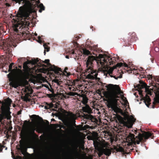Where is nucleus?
<instances>
[{
    "mask_svg": "<svg viewBox=\"0 0 159 159\" xmlns=\"http://www.w3.org/2000/svg\"><path fill=\"white\" fill-rule=\"evenodd\" d=\"M12 102L9 98L6 99L4 102L0 101V134H2L3 129L6 127L4 120H10L11 117L10 110Z\"/></svg>",
    "mask_w": 159,
    "mask_h": 159,
    "instance_id": "obj_1",
    "label": "nucleus"
},
{
    "mask_svg": "<svg viewBox=\"0 0 159 159\" xmlns=\"http://www.w3.org/2000/svg\"><path fill=\"white\" fill-rule=\"evenodd\" d=\"M135 134H137L138 133V135L134 137L135 135L134 134L129 133L126 139V140L130 145L132 144H139L140 142L144 141L145 140L149 138L153 139L154 136L153 134L149 131L144 132L143 134H141L138 132L136 130H135Z\"/></svg>",
    "mask_w": 159,
    "mask_h": 159,
    "instance_id": "obj_2",
    "label": "nucleus"
},
{
    "mask_svg": "<svg viewBox=\"0 0 159 159\" xmlns=\"http://www.w3.org/2000/svg\"><path fill=\"white\" fill-rule=\"evenodd\" d=\"M96 61L95 57L93 56H89L86 58V69L84 73L87 79L93 80L97 77L98 74L93 69V62Z\"/></svg>",
    "mask_w": 159,
    "mask_h": 159,
    "instance_id": "obj_3",
    "label": "nucleus"
},
{
    "mask_svg": "<svg viewBox=\"0 0 159 159\" xmlns=\"http://www.w3.org/2000/svg\"><path fill=\"white\" fill-rule=\"evenodd\" d=\"M117 86H118L116 85H114L111 84L105 86L107 91L105 92L104 93V95L105 98L103 99L104 101H107L108 102L109 101L118 98V96L117 95V90L116 88V87Z\"/></svg>",
    "mask_w": 159,
    "mask_h": 159,
    "instance_id": "obj_4",
    "label": "nucleus"
},
{
    "mask_svg": "<svg viewBox=\"0 0 159 159\" xmlns=\"http://www.w3.org/2000/svg\"><path fill=\"white\" fill-rule=\"evenodd\" d=\"M30 63L33 65H35L39 63L40 65H42V67H46V66L44 64H42V63H44L47 64L48 65L49 67L48 69L49 70L51 71H54L55 73H57L59 71H61V68L56 66L54 65H52L50 63V61L49 59H46L44 61L41 60V59L37 58L36 59H32L30 61Z\"/></svg>",
    "mask_w": 159,
    "mask_h": 159,
    "instance_id": "obj_5",
    "label": "nucleus"
},
{
    "mask_svg": "<svg viewBox=\"0 0 159 159\" xmlns=\"http://www.w3.org/2000/svg\"><path fill=\"white\" fill-rule=\"evenodd\" d=\"M30 12L27 10H23L20 11L17 14L18 17L20 18L21 21L23 25L25 26H29L31 19L30 16Z\"/></svg>",
    "mask_w": 159,
    "mask_h": 159,
    "instance_id": "obj_6",
    "label": "nucleus"
},
{
    "mask_svg": "<svg viewBox=\"0 0 159 159\" xmlns=\"http://www.w3.org/2000/svg\"><path fill=\"white\" fill-rule=\"evenodd\" d=\"M12 46H13L12 41L8 39L3 41L2 45L0 46V48L4 50L7 57L10 58L12 55L11 53Z\"/></svg>",
    "mask_w": 159,
    "mask_h": 159,
    "instance_id": "obj_7",
    "label": "nucleus"
},
{
    "mask_svg": "<svg viewBox=\"0 0 159 159\" xmlns=\"http://www.w3.org/2000/svg\"><path fill=\"white\" fill-rule=\"evenodd\" d=\"M22 72V71L19 68H18L17 67H16V69H14L12 70L11 73H9L8 75V77L10 78L9 83L10 86L17 88L19 86V83L17 80L13 79L12 78L13 76L19 75Z\"/></svg>",
    "mask_w": 159,
    "mask_h": 159,
    "instance_id": "obj_8",
    "label": "nucleus"
},
{
    "mask_svg": "<svg viewBox=\"0 0 159 159\" xmlns=\"http://www.w3.org/2000/svg\"><path fill=\"white\" fill-rule=\"evenodd\" d=\"M35 130L34 128L30 129L23 128L21 131L20 136L22 139L32 140L34 137L37 136V134L35 133Z\"/></svg>",
    "mask_w": 159,
    "mask_h": 159,
    "instance_id": "obj_9",
    "label": "nucleus"
},
{
    "mask_svg": "<svg viewBox=\"0 0 159 159\" xmlns=\"http://www.w3.org/2000/svg\"><path fill=\"white\" fill-rule=\"evenodd\" d=\"M99 57L101 58L100 63L102 67H104L105 64L108 65V63L110 65L113 64L114 62V61L115 60V57H111L110 56H108L107 55H105V57L104 55L100 54L99 55Z\"/></svg>",
    "mask_w": 159,
    "mask_h": 159,
    "instance_id": "obj_10",
    "label": "nucleus"
},
{
    "mask_svg": "<svg viewBox=\"0 0 159 159\" xmlns=\"http://www.w3.org/2000/svg\"><path fill=\"white\" fill-rule=\"evenodd\" d=\"M78 146L75 145L73 147L72 152L66 154L64 156V159H76L78 157Z\"/></svg>",
    "mask_w": 159,
    "mask_h": 159,
    "instance_id": "obj_11",
    "label": "nucleus"
},
{
    "mask_svg": "<svg viewBox=\"0 0 159 159\" xmlns=\"http://www.w3.org/2000/svg\"><path fill=\"white\" fill-rule=\"evenodd\" d=\"M35 157L37 159H48L49 155L47 152L43 153L40 149L38 148L35 152Z\"/></svg>",
    "mask_w": 159,
    "mask_h": 159,
    "instance_id": "obj_12",
    "label": "nucleus"
},
{
    "mask_svg": "<svg viewBox=\"0 0 159 159\" xmlns=\"http://www.w3.org/2000/svg\"><path fill=\"white\" fill-rule=\"evenodd\" d=\"M136 87L140 91H142V89L145 88V91L147 94L150 95H152V92L153 91V89H149V86H148L145 83L143 82L141 84H138L137 85Z\"/></svg>",
    "mask_w": 159,
    "mask_h": 159,
    "instance_id": "obj_13",
    "label": "nucleus"
},
{
    "mask_svg": "<svg viewBox=\"0 0 159 159\" xmlns=\"http://www.w3.org/2000/svg\"><path fill=\"white\" fill-rule=\"evenodd\" d=\"M136 120L133 116H131L127 119L126 121L124 122L123 125L124 127L128 129L132 128Z\"/></svg>",
    "mask_w": 159,
    "mask_h": 159,
    "instance_id": "obj_14",
    "label": "nucleus"
},
{
    "mask_svg": "<svg viewBox=\"0 0 159 159\" xmlns=\"http://www.w3.org/2000/svg\"><path fill=\"white\" fill-rule=\"evenodd\" d=\"M88 98L86 96H85L83 97L82 102L85 105L84 107H82L83 111L85 112L89 113L92 112V110L89 106L87 104L88 102Z\"/></svg>",
    "mask_w": 159,
    "mask_h": 159,
    "instance_id": "obj_15",
    "label": "nucleus"
},
{
    "mask_svg": "<svg viewBox=\"0 0 159 159\" xmlns=\"http://www.w3.org/2000/svg\"><path fill=\"white\" fill-rule=\"evenodd\" d=\"M90 113L87 114H84L83 117L85 120H91V122H96L97 121V119L93 117L92 115L90 114Z\"/></svg>",
    "mask_w": 159,
    "mask_h": 159,
    "instance_id": "obj_16",
    "label": "nucleus"
},
{
    "mask_svg": "<svg viewBox=\"0 0 159 159\" xmlns=\"http://www.w3.org/2000/svg\"><path fill=\"white\" fill-rule=\"evenodd\" d=\"M118 99L117 98L113 99L112 100L109 101L107 102V106L108 108H111L113 110L114 109V106L113 105V102L116 103L117 102Z\"/></svg>",
    "mask_w": 159,
    "mask_h": 159,
    "instance_id": "obj_17",
    "label": "nucleus"
},
{
    "mask_svg": "<svg viewBox=\"0 0 159 159\" xmlns=\"http://www.w3.org/2000/svg\"><path fill=\"white\" fill-rule=\"evenodd\" d=\"M143 100L144 102L147 106L149 107L151 101V99L146 94V96L143 98Z\"/></svg>",
    "mask_w": 159,
    "mask_h": 159,
    "instance_id": "obj_18",
    "label": "nucleus"
},
{
    "mask_svg": "<svg viewBox=\"0 0 159 159\" xmlns=\"http://www.w3.org/2000/svg\"><path fill=\"white\" fill-rule=\"evenodd\" d=\"M154 100L152 107V108H154L155 107V105L157 103H159V94L156 96V97L154 98Z\"/></svg>",
    "mask_w": 159,
    "mask_h": 159,
    "instance_id": "obj_19",
    "label": "nucleus"
},
{
    "mask_svg": "<svg viewBox=\"0 0 159 159\" xmlns=\"http://www.w3.org/2000/svg\"><path fill=\"white\" fill-rule=\"evenodd\" d=\"M130 37V39L128 41V43H129L135 41L137 39L136 34L134 32L133 33L131 34Z\"/></svg>",
    "mask_w": 159,
    "mask_h": 159,
    "instance_id": "obj_20",
    "label": "nucleus"
},
{
    "mask_svg": "<svg viewBox=\"0 0 159 159\" xmlns=\"http://www.w3.org/2000/svg\"><path fill=\"white\" fill-rule=\"evenodd\" d=\"M25 93V96H22L21 97V99L23 100L24 101L27 102L29 101L30 99H29L28 97L30 96L31 94L29 93Z\"/></svg>",
    "mask_w": 159,
    "mask_h": 159,
    "instance_id": "obj_21",
    "label": "nucleus"
},
{
    "mask_svg": "<svg viewBox=\"0 0 159 159\" xmlns=\"http://www.w3.org/2000/svg\"><path fill=\"white\" fill-rule=\"evenodd\" d=\"M20 147L17 148V149L18 150L21 151V150L23 149V147L25 146V140L24 139H21L20 141Z\"/></svg>",
    "mask_w": 159,
    "mask_h": 159,
    "instance_id": "obj_22",
    "label": "nucleus"
},
{
    "mask_svg": "<svg viewBox=\"0 0 159 159\" xmlns=\"http://www.w3.org/2000/svg\"><path fill=\"white\" fill-rule=\"evenodd\" d=\"M104 154L108 156L111 154V150L108 148L103 149Z\"/></svg>",
    "mask_w": 159,
    "mask_h": 159,
    "instance_id": "obj_23",
    "label": "nucleus"
},
{
    "mask_svg": "<svg viewBox=\"0 0 159 159\" xmlns=\"http://www.w3.org/2000/svg\"><path fill=\"white\" fill-rule=\"evenodd\" d=\"M66 84L68 86H73L75 85V81L72 80H68L66 82Z\"/></svg>",
    "mask_w": 159,
    "mask_h": 159,
    "instance_id": "obj_24",
    "label": "nucleus"
},
{
    "mask_svg": "<svg viewBox=\"0 0 159 159\" xmlns=\"http://www.w3.org/2000/svg\"><path fill=\"white\" fill-rule=\"evenodd\" d=\"M33 92V90L30 88L29 87H26L25 88V90L24 91V93H29L30 94L32 93Z\"/></svg>",
    "mask_w": 159,
    "mask_h": 159,
    "instance_id": "obj_25",
    "label": "nucleus"
},
{
    "mask_svg": "<svg viewBox=\"0 0 159 159\" xmlns=\"http://www.w3.org/2000/svg\"><path fill=\"white\" fill-rule=\"evenodd\" d=\"M114 69L112 68H110L109 69H108L107 71V74L111 77H113L114 75H112L113 71Z\"/></svg>",
    "mask_w": 159,
    "mask_h": 159,
    "instance_id": "obj_26",
    "label": "nucleus"
},
{
    "mask_svg": "<svg viewBox=\"0 0 159 159\" xmlns=\"http://www.w3.org/2000/svg\"><path fill=\"white\" fill-rule=\"evenodd\" d=\"M38 7L40 8L39 10V12L40 13L42 12V11H43L45 10V7L42 3H40L39 5L38 6Z\"/></svg>",
    "mask_w": 159,
    "mask_h": 159,
    "instance_id": "obj_27",
    "label": "nucleus"
},
{
    "mask_svg": "<svg viewBox=\"0 0 159 159\" xmlns=\"http://www.w3.org/2000/svg\"><path fill=\"white\" fill-rule=\"evenodd\" d=\"M66 95L69 96H75L76 95H78V93L75 92H70L67 93Z\"/></svg>",
    "mask_w": 159,
    "mask_h": 159,
    "instance_id": "obj_28",
    "label": "nucleus"
},
{
    "mask_svg": "<svg viewBox=\"0 0 159 159\" xmlns=\"http://www.w3.org/2000/svg\"><path fill=\"white\" fill-rule=\"evenodd\" d=\"M21 152L24 155H25L27 153V149L25 147V146L23 148V149L21 150Z\"/></svg>",
    "mask_w": 159,
    "mask_h": 159,
    "instance_id": "obj_29",
    "label": "nucleus"
},
{
    "mask_svg": "<svg viewBox=\"0 0 159 159\" xmlns=\"http://www.w3.org/2000/svg\"><path fill=\"white\" fill-rule=\"evenodd\" d=\"M14 1H15L16 3H22L23 4H24L27 1V0H13Z\"/></svg>",
    "mask_w": 159,
    "mask_h": 159,
    "instance_id": "obj_30",
    "label": "nucleus"
},
{
    "mask_svg": "<svg viewBox=\"0 0 159 159\" xmlns=\"http://www.w3.org/2000/svg\"><path fill=\"white\" fill-rule=\"evenodd\" d=\"M83 54L85 55H88L90 53V52L89 50L86 49H83Z\"/></svg>",
    "mask_w": 159,
    "mask_h": 159,
    "instance_id": "obj_31",
    "label": "nucleus"
},
{
    "mask_svg": "<svg viewBox=\"0 0 159 159\" xmlns=\"http://www.w3.org/2000/svg\"><path fill=\"white\" fill-rule=\"evenodd\" d=\"M30 60L29 61V62L25 61L24 63L23 66V67L24 69H25L27 68L28 67V66H27L28 64L29 63H30Z\"/></svg>",
    "mask_w": 159,
    "mask_h": 159,
    "instance_id": "obj_32",
    "label": "nucleus"
},
{
    "mask_svg": "<svg viewBox=\"0 0 159 159\" xmlns=\"http://www.w3.org/2000/svg\"><path fill=\"white\" fill-rule=\"evenodd\" d=\"M43 46L45 49L44 50H45L47 52H48L49 51L50 47L48 46L46 43H44Z\"/></svg>",
    "mask_w": 159,
    "mask_h": 159,
    "instance_id": "obj_33",
    "label": "nucleus"
},
{
    "mask_svg": "<svg viewBox=\"0 0 159 159\" xmlns=\"http://www.w3.org/2000/svg\"><path fill=\"white\" fill-rule=\"evenodd\" d=\"M5 148V150H7V148L4 145H2L1 143H0V152H1L2 151V150L3 148Z\"/></svg>",
    "mask_w": 159,
    "mask_h": 159,
    "instance_id": "obj_34",
    "label": "nucleus"
},
{
    "mask_svg": "<svg viewBox=\"0 0 159 159\" xmlns=\"http://www.w3.org/2000/svg\"><path fill=\"white\" fill-rule=\"evenodd\" d=\"M14 64V63H11L10 64V65L9 66V69L8 70V71L9 72H10V73H11L12 72V67L13 65Z\"/></svg>",
    "mask_w": 159,
    "mask_h": 159,
    "instance_id": "obj_35",
    "label": "nucleus"
},
{
    "mask_svg": "<svg viewBox=\"0 0 159 159\" xmlns=\"http://www.w3.org/2000/svg\"><path fill=\"white\" fill-rule=\"evenodd\" d=\"M116 150L117 152H122L123 151L124 149L122 147L119 146L118 148H116Z\"/></svg>",
    "mask_w": 159,
    "mask_h": 159,
    "instance_id": "obj_36",
    "label": "nucleus"
},
{
    "mask_svg": "<svg viewBox=\"0 0 159 159\" xmlns=\"http://www.w3.org/2000/svg\"><path fill=\"white\" fill-rule=\"evenodd\" d=\"M68 69V67H65V69L64 70V72H65V73H66L67 74V76H69L70 75H71V73H70V72H68V73H67V71L66 70H67Z\"/></svg>",
    "mask_w": 159,
    "mask_h": 159,
    "instance_id": "obj_37",
    "label": "nucleus"
},
{
    "mask_svg": "<svg viewBox=\"0 0 159 159\" xmlns=\"http://www.w3.org/2000/svg\"><path fill=\"white\" fill-rule=\"evenodd\" d=\"M68 89H69L70 91H75V88L72 86H68Z\"/></svg>",
    "mask_w": 159,
    "mask_h": 159,
    "instance_id": "obj_38",
    "label": "nucleus"
},
{
    "mask_svg": "<svg viewBox=\"0 0 159 159\" xmlns=\"http://www.w3.org/2000/svg\"><path fill=\"white\" fill-rule=\"evenodd\" d=\"M104 154L103 149L102 151H100L98 153V155L99 157H101V156Z\"/></svg>",
    "mask_w": 159,
    "mask_h": 159,
    "instance_id": "obj_39",
    "label": "nucleus"
},
{
    "mask_svg": "<svg viewBox=\"0 0 159 159\" xmlns=\"http://www.w3.org/2000/svg\"><path fill=\"white\" fill-rule=\"evenodd\" d=\"M123 65V63L122 62H120L117 64L116 66L117 67H120Z\"/></svg>",
    "mask_w": 159,
    "mask_h": 159,
    "instance_id": "obj_40",
    "label": "nucleus"
},
{
    "mask_svg": "<svg viewBox=\"0 0 159 159\" xmlns=\"http://www.w3.org/2000/svg\"><path fill=\"white\" fill-rule=\"evenodd\" d=\"M12 156L13 158L14 159H20V158H21V157L19 156H13V155H12Z\"/></svg>",
    "mask_w": 159,
    "mask_h": 159,
    "instance_id": "obj_41",
    "label": "nucleus"
},
{
    "mask_svg": "<svg viewBox=\"0 0 159 159\" xmlns=\"http://www.w3.org/2000/svg\"><path fill=\"white\" fill-rule=\"evenodd\" d=\"M3 28L2 26V25L0 24V36L1 35V34L3 32Z\"/></svg>",
    "mask_w": 159,
    "mask_h": 159,
    "instance_id": "obj_42",
    "label": "nucleus"
},
{
    "mask_svg": "<svg viewBox=\"0 0 159 159\" xmlns=\"http://www.w3.org/2000/svg\"><path fill=\"white\" fill-rule=\"evenodd\" d=\"M122 77V75L120 74L119 76L116 77L115 75H114L113 76V78H114L115 79L117 80L118 78H121Z\"/></svg>",
    "mask_w": 159,
    "mask_h": 159,
    "instance_id": "obj_43",
    "label": "nucleus"
},
{
    "mask_svg": "<svg viewBox=\"0 0 159 159\" xmlns=\"http://www.w3.org/2000/svg\"><path fill=\"white\" fill-rule=\"evenodd\" d=\"M51 107V105H48L47 106H45V108L46 109H49Z\"/></svg>",
    "mask_w": 159,
    "mask_h": 159,
    "instance_id": "obj_44",
    "label": "nucleus"
},
{
    "mask_svg": "<svg viewBox=\"0 0 159 159\" xmlns=\"http://www.w3.org/2000/svg\"><path fill=\"white\" fill-rule=\"evenodd\" d=\"M69 115L72 116L74 117L75 116V115L73 114L72 112H70L69 114Z\"/></svg>",
    "mask_w": 159,
    "mask_h": 159,
    "instance_id": "obj_45",
    "label": "nucleus"
},
{
    "mask_svg": "<svg viewBox=\"0 0 159 159\" xmlns=\"http://www.w3.org/2000/svg\"><path fill=\"white\" fill-rule=\"evenodd\" d=\"M22 59H23V58H21V59H18L17 60V61L19 62H22Z\"/></svg>",
    "mask_w": 159,
    "mask_h": 159,
    "instance_id": "obj_46",
    "label": "nucleus"
},
{
    "mask_svg": "<svg viewBox=\"0 0 159 159\" xmlns=\"http://www.w3.org/2000/svg\"><path fill=\"white\" fill-rule=\"evenodd\" d=\"M14 31H15L17 33H18L19 30L17 28H16V27L14 28Z\"/></svg>",
    "mask_w": 159,
    "mask_h": 159,
    "instance_id": "obj_47",
    "label": "nucleus"
},
{
    "mask_svg": "<svg viewBox=\"0 0 159 159\" xmlns=\"http://www.w3.org/2000/svg\"><path fill=\"white\" fill-rule=\"evenodd\" d=\"M32 116H34V117L40 118V117L39 116H37V115H32ZM40 118H41V117H40Z\"/></svg>",
    "mask_w": 159,
    "mask_h": 159,
    "instance_id": "obj_48",
    "label": "nucleus"
},
{
    "mask_svg": "<svg viewBox=\"0 0 159 159\" xmlns=\"http://www.w3.org/2000/svg\"><path fill=\"white\" fill-rule=\"evenodd\" d=\"M70 54H73L75 53V51L74 50H72L71 51H70Z\"/></svg>",
    "mask_w": 159,
    "mask_h": 159,
    "instance_id": "obj_49",
    "label": "nucleus"
},
{
    "mask_svg": "<svg viewBox=\"0 0 159 159\" xmlns=\"http://www.w3.org/2000/svg\"><path fill=\"white\" fill-rule=\"evenodd\" d=\"M123 64L124 65V67H128V65H127V64H126L125 63H124V64Z\"/></svg>",
    "mask_w": 159,
    "mask_h": 159,
    "instance_id": "obj_50",
    "label": "nucleus"
},
{
    "mask_svg": "<svg viewBox=\"0 0 159 159\" xmlns=\"http://www.w3.org/2000/svg\"><path fill=\"white\" fill-rule=\"evenodd\" d=\"M156 80L157 82H158L159 81V77H158L157 78H156Z\"/></svg>",
    "mask_w": 159,
    "mask_h": 159,
    "instance_id": "obj_51",
    "label": "nucleus"
},
{
    "mask_svg": "<svg viewBox=\"0 0 159 159\" xmlns=\"http://www.w3.org/2000/svg\"><path fill=\"white\" fill-rule=\"evenodd\" d=\"M148 79H150V78H152V76L151 75H149L148 76Z\"/></svg>",
    "mask_w": 159,
    "mask_h": 159,
    "instance_id": "obj_52",
    "label": "nucleus"
},
{
    "mask_svg": "<svg viewBox=\"0 0 159 159\" xmlns=\"http://www.w3.org/2000/svg\"><path fill=\"white\" fill-rule=\"evenodd\" d=\"M2 145H4L6 144V143L4 142V141H3L2 142V143H1Z\"/></svg>",
    "mask_w": 159,
    "mask_h": 159,
    "instance_id": "obj_53",
    "label": "nucleus"
},
{
    "mask_svg": "<svg viewBox=\"0 0 159 159\" xmlns=\"http://www.w3.org/2000/svg\"><path fill=\"white\" fill-rule=\"evenodd\" d=\"M6 6H8V7H9V6H10V5L8 3H6Z\"/></svg>",
    "mask_w": 159,
    "mask_h": 159,
    "instance_id": "obj_54",
    "label": "nucleus"
},
{
    "mask_svg": "<svg viewBox=\"0 0 159 159\" xmlns=\"http://www.w3.org/2000/svg\"><path fill=\"white\" fill-rule=\"evenodd\" d=\"M36 2L37 4H39L40 3V0H38V1H36Z\"/></svg>",
    "mask_w": 159,
    "mask_h": 159,
    "instance_id": "obj_55",
    "label": "nucleus"
},
{
    "mask_svg": "<svg viewBox=\"0 0 159 159\" xmlns=\"http://www.w3.org/2000/svg\"><path fill=\"white\" fill-rule=\"evenodd\" d=\"M38 39H39V41L40 42V41H41V38L39 37V36L38 37Z\"/></svg>",
    "mask_w": 159,
    "mask_h": 159,
    "instance_id": "obj_56",
    "label": "nucleus"
},
{
    "mask_svg": "<svg viewBox=\"0 0 159 159\" xmlns=\"http://www.w3.org/2000/svg\"><path fill=\"white\" fill-rule=\"evenodd\" d=\"M55 82L56 83H57L58 84H59V82H58V80H56V81H55Z\"/></svg>",
    "mask_w": 159,
    "mask_h": 159,
    "instance_id": "obj_57",
    "label": "nucleus"
},
{
    "mask_svg": "<svg viewBox=\"0 0 159 159\" xmlns=\"http://www.w3.org/2000/svg\"><path fill=\"white\" fill-rule=\"evenodd\" d=\"M66 58L68 59V58H69V56H68V55H66Z\"/></svg>",
    "mask_w": 159,
    "mask_h": 159,
    "instance_id": "obj_58",
    "label": "nucleus"
},
{
    "mask_svg": "<svg viewBox=\"0 0 159 159\" xmlns=\"http://www.w3.org/2000/svg\"><path fill=\"white\" fill-rule=\"evenodd\" d=\"M19 69H20L21 68H22L21 66H19Z\"/></svg>",
    "mask_w": 159,
    "mask_h": 159,
    "instance_id": "obj_59",
    "label": "nucleus"
},
{
    "mask_svg": "<svg viewBox=\"0 0 159 159\" xmlns=\"http://www.w3.org/2000/svg\"><path fill=\"white\" fill-rule=\"evenodd\" d=\"M21 113V112L20 111H19L18 112V114H19Z\"/></svg>",
    "mask_w": 159,
    "mask_h": 159,
    "instance_id": "obj_60",
    "label": "nucleus"
},
{
    "mask_svg": "<svg viewBox=\"0 0 159 159\" xmlns=\"http://www.w3.org/2000/svg\"><path fill=\"white\" fill-rule=\"evenodd\" d=\"M60 130L61 132H64V131L62 130L61 129H60Z\"/></svg>",
    "mask_w": 159,
    "mask_h": 159,
    "instance_id": "obj_61",
    "label": "nucleus"
},
{
    "mask_svg": "<svg viewBox=\"0 0 159 159\" xmlns=\"http://www.w3.org/2000/svg\"><path fill=\"white\" fill-rule=\"evenodd\" d=\"M46 51L45 50H44V55H45V54L46 53Z\"/></svg>",
    "mask_w": 159,
    "mask_h": 159,
    "instance_id": "obj_62",
    "label": "nucleus"
},
{
    "mask_svg": "<svg viewBox=\"0 0 159 159\" xmlns=\"http://www.w3.org/2000/svg\"><path fill=\"white\" fill-rule=\"evenodd\" d=\"M52 121H55V120L54 119H52V120H51Z\"/></svg>",
    "mask_w": 159,
    "mask_h": 159,
    "instance_id": "obj_63",
    "label": "nucleus"
},
{
    "mask_svg": "<svg viewBox=\"0 0 159 159\" xmlns=\"http://www.w3.org/2000/svg\"><path fill=\"white\" fill-rule=\"evenodd\" d=\"M26 35H27V36H29V34H26Z\"/></svg>",
    "mask_w": 159,
    "mask_h": 159,
    "instance_id": "obj_64",
    "label": "nucleus"
}]
</instances>
